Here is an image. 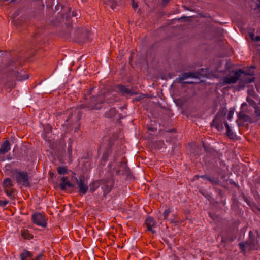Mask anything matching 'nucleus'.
<instances>
[{
  "label": "nucleus",
  "instance_id": "1",
  "mask_svg": "<svg viewBox=\"0 0 260 260\" xmlns=\"http://www.w3.org/2000/svg\"><path fill=\"white\" fill-rule=\"evenodd\" d=\"M259 238V235L257 232L255 235L251 231L249 232V238L245 242L239 243L240 249L245 252L246 250H257L260 248L258 239Z\"/></svg>",
  "mask_w": 260,
  "mask_h": 260
},
{
  "label": "nucleus",
  "instance_id": "2",
  "mask_svg": "<svg viewBox=\"0 0 260 260\" xmlns=\"http://www.w3.org/2000/svg\"><path fill=\"white\" fill-rule=\"evenodd\" d=\"M12 177L15 179L17 183L24 186H29L30 181L27 172L14 170L12 172Z\"/></svg>",
  "mask_w": 260,
  "mask_h": 260
},
{
  "label": "nucleus",
  "instance_id": "3",
  "mask_svg": "<svg viewBox=\"0 0 260 260\" xmlns=\"http://www.w3.org/2000/svg\"><path fill=\"white\" fill-rule=\"evenodd\" d=\"M3 188L6 195L11 199L15 198L14 191L15 189L13 188L14 184L9 178H5L3 181Z\"/></svg>",
  "mask_w": 260,
  "mask_h": 260
},
{
  "label": "nucleus",
  "instance_id": "4",
  "mask_svg": "<svg viewBox=\"0 0 260 260\" xmlns=\"http://www.w3.org/2000/svg\"><path fill=\"white\" fill-rule=\"evenodd\" d=\"M33 223L41 227H46L47 225L46 219L44 215L36 213L32 216Z\"/></svg>",
  "mask_w": 260,
  "mask_h": 260
},
{
  "label": "nucleus",
  "instance_id": "5",
  "mask_svg": "<svg viewBox=\"0 0 260 260\" xmlns=\"http://www.w3.org/2000/svg\"><path fill=\"white\" fill-rule=\"evenodd\" d=\"M243 72L240 69L234 73V75L231 77H225L222 79V83L224 85L236 83L241 76Z\"/></svg>",
  "mask_w": 260,
  "mask_h": 260
},
{
  "label": "nucleus",
  "instance_id": "6",
  "mask_svg": "<svg viewBox=\"0 0 260 260\" xmlns=\"http://www.w3.org/2000/svg\"><path fill=\"white\" fill-rule=\"evenodd\" d=\"M77 183L79 187V193L84 195L86 193L88 190V183L83 178H80L77 179Z\"/></svg>",
  "mask_w": 260,
  "mask_h": 260
},
{
  "label": "nucleus",
  "instance_id": "7",
  "mask_svg": "<svg viewBox=\"0 0 260 260\" xmlns=\"http://www.w3.org/2000/svg\"><path fill=\"white\" fill-rule=\"evenodd\" d=\"M115 91L120 93L121 95H124L126 94H133L134 93L130 90L127 86H123L122 85H118L114 87Z\"/></svg>",
  "mask_w": 260,
  "mask_h": 260
},
{
  "label": "nucleus",
  "instance_id": "8",
  "mask_svg": "<svg viewBox=\"0 0 260 260\" xmlns=\"http://www.w3.org/2000/svg\"><path fill=\"white\" fill-rule=\"evenodd\" d=\"M145 224L148 231H151L153 234H155L156 233L154 228L156 226V222L152 217H147L145 220Z\"/></svg>",
  "mask_w": 260,
  "mask_h": 260
},
{
  "label": "nucleus",
  "instance_id": "9",
  "mask_svg": "<svg viewBox=\"0 0 260 260\" xmlns=\"http://www.w3.org/2000/svg\"><path fill=\"white\" fill-rule=\"evenodd\" d=\"M11 149V144L8 140L5 141L1 145L0 148V154H5Z\"/></svg>",
  "mask_w": 260,
  "mask_h": 260
},
{
  "label": "nucleus",
  "instance_id": "10",
  "mask_svg": "<svg viewBox=\"0 0 260 260\" xmlns=\"http://www.w3.org/2000/svg\"><path fill=\"white\" fill-rule=\"evenodd\" d=\"M198 74L195 72L184 73L179 76V79L180 81H183L188 78H198Z\"/></svg>",
  "mask_w": 260,
  "mask_h": 260
},
{
  "label": "nucleus",
  "instance_id": "11",
  "mask_svg": "<svg viewBox=\"0 0 260 260\" xmlns=\"http://www.w3.org/2000/svg\"><path fill=\"white\" fill-rule=\"evenodd\" d=\"M61 180L62 182L60 184V187L61 190H65L67 187H72L73 186L66 177H62Z\"/></svg>",
  "mask_w": 260,
  "mask_h": 260
},
{
  "label": "nucleus",
  "instance_id": "12",
  "mask_svg": "<svg viewBox=\"0 0 260 260\" xmlns=\"http://www.w3.org/2000/svg\"><path fill=\"white\" fill-rule=\"evenodd\" d=\"M20 256L21 260H31L32 254L27 250H23Z\"/></svg>",
  "mask_w": 260,
  "mask_h": 260
},
{
  "label": "nucleus",
  "instance_id": "13",
  "mask_svg": "<svg viewBox=\"0 0 260 260\" xmlns=\"http://www.w3.org/2000/svg\"><path fill=\"white\" fill-rule=\"evenodd\" d=\"M113 183L112 181H108L106 184H105L103 187L102 189L104 191V194L106 195L108 193L109 191L111 190L112 187L113 186Z\"/></svg>",
  "mask_w": 260,
  "mask_h": 260
},
{
  "label": "nucleus",
  "instance_id": "14",
  "mask_svg": "<svg viewBox=\"0 0 260 260\" xmlns=\"http://www.w3.org/2000/svg\"><path fill=\"white\" fill-rule=\"evenodd\" d=\"M21 236L25 239H31L33 238L32 235L27 229H23L21 232Z\"/></svg>",
  "mask_w": 260,
  "mask_h": 260
},
{
  "label": "nucleus",
  "instance_id": "15",
  "mask_svg": "<svg viewBox=\"0 0 260 260\" xmlns=\"http://www.w3.org/2000/svg\"><path fill=\"white\" fill-rule=\"evenodd\" d=\"M212 125L219 131L223 129L222 124L220 123L219 119L217 117L213 120Z\"/></svg>",
  "mask_w": 260,
  "mask_h": 260
},
{
  "label": "nucleus",
  "instance_id": "16",
  "mask_svg": "<svg viewBox=\"0 0 260 260\" xmlns=\"http://www.w3.org/2000/svg\"><path fill=\"white\" fill-rule=\"evenodd\" d=\"M238 118L239 120H243L244 122H249L251 120L250 117L248 115L243 113H240L238 115Z\"/></svg>",
  "mask_w": 260,
  "mask_h": 260
},
{
  "label": "nucleus",
  "instance_id": "17",
  "mask_svg": "<svg viewBox=\"0 0 260 260\" xmlns=\"http://www.w3.org/2000/svg\"><path fill=\"white\" fill-rule=\"evenodd\" d=\"M100 186V182L98 181H94L90 184V191L93 192Z\"/></svg>",
  "mask_w": 260,
  "mask_h": 260
},
{
  "label": "nucleus",
  "instance_id": "18",
  "mask_svg": "<svg viewBox=\"0 0 260 260\" xmlns=\"http://www.w3.org/2000/svg\"><path fill=\"white\" fill-rule=\"evenodd\" d=\"M117 113L116 110L115 108H111L105 113V115L108 118H111L114 116Z\"/></svg>",
  "mask_w": 260,
  "mask_h": 260
},
{
  "label": "nucleus",
  "instance_id": "19",
  "mask_svg": "<svg viewBox=\"0 0 260 260\" xmlns=\"http://www.w3.org/2000/svg\"><path fill=\"white\" fill-rule=\"evenodd\" d=\"M57 171L60 175H64L68 173V169L66 167H58L57 168Z\"/></svg>",
  "mask_w": 260,
  "mask_h": 260
},
{
  "label": "nucleus",
  "instance_id": "20",
  "mask_svg": "<svg viewBox=\"0 0 260 260\" xmlns=\"http://www.w3.org/2000/svg\"><path fill=\"white\" fill-rule=\"evenodd\" d=\"M224 125L226 128V134L230 138H232L233 136V133L228 123L227 122H224Z\"/></svg>",
  "mask_w": 260,
  "mask_h": 260
},
{
  "label": "nucleus",
  "instance_id": "21",
  "mask_svg": "<svg viewBox=\"0 0 260 260\" xmlns=\"http://www.w3.org/2000/svg\"><path fill=\"white\" fill-rule=\"evenodd\" d=\"M43 257V253H40L35 258H32L31 260H42Z\"/></svg>",
  "mask_w": 260,
  "mask_h": 260
},
{
  "label": "nucleus",
  "instance_id": "22",
  "mask_svg": "<svg viewBox=\"0 0 260 260\" xmlns=\"http://www.w3.org/2000/svg\"><path fill=\"white\" fill-rule=\"evenodd\" d=\"M171 212V211L170 209H168L166 210L164 213H163V216L164 217V219H167L168 215Z\"/></svg>",
  "mask_w": 260,
  "mask_h": 260
},
{
  "label": "nucleus",
  "instance_id": "23",
  "mask_svg": "<svg viewBox=\"0 0 260 260\" xmlns=\"http://www.w3.org/2000/svg\"><path fill=\"white\" fill-rule=\"evenodd\" d=\"M247 101L248 103L252 106H254L255 105V102L254 101L249 98H247Z\"/></svg>",
  "mask_w": 260,
  "mask_h": 260
},
{
  "label": "nucleus",
  "instance_id": "24",
  "mask_svg": "<svg viewBox=\"0 0 260 260\" xmlns=\"http://www.w3.org/2000/svg\"><path fill=\"white\" fill-rule=\"evenodd\" d=\"M9 202L7 200H0V206L2 207H5L8 204Z\"/></svg>",
  "mask_w": 260,
  "mask_h": 260
},
{
  "label": "nucleus",
  "instance_id": "25",
  "mask_svg": "<svg viewBox=\"0 0 260 260\" xmlns=\"http://www.w3.org/2000/svg\"><path fill=\"white\" fill-rule=\"evenodd\" d=\"M233 114H234L233 111L230 110L229 112L228 115V119L229 120H231L232 119V118H233Z\"/></svg>",
  "mask_w": 260,
  "mask_h": 260
},
{
  "label": "nucleus",
  "instance_id": "26",
  "mask_svg": "<svg viewBox=\"0 0 260 260\" xmlns=\"http://www.w3.org/2000/svg\"><path fill=\"white\" fill-rule=\"evenodd\" d=\"M72 147H71V146H69V147L68 148V153H69V154L70 155H71V154H72Z\"/></svg>",
  "mask_w": 260,
  "mask_h": 260
},
{
  "label": "nucleus",
  "instance_id": "27",
  "mask_svg": "<svg viewBox=\"0 0 260 260\" xmlns=\"http://www.w3.org/2000/svg\"><path fill=\"white\" fill-rule=\"evenodd\" d=\"M201 177H203V178L205 177L206 179H207L209 181H210V182H215L214 180L211 179L210 177H207V176L204 177V176H201Z\"/></svg>",
  "mask_w": 260,
  "mask_h": 260
},
{
  "label": "nucleus",
  "instance_id": "28",
  "mask_svg": "<svg viewBox=\"0 0 260 260\" xmlns=\"http://www.w3.org/2000/svg\"><path fill=\"white\" fill-rule=\"evenodd\" d=\"M254 41H260V36H257L254 38Z\"/></svg>",
  "mask_w": 260,
  "mask_h": 260
},
{
  "label": "nucleus",
  "instance_id": "29",
  "mask_svg": "<svg viewBox=\"0 0 260 260\" xmlns=\"http://www.w3.org/2000/svg\"><path fill=\"white\" fill-rule=\"evenodd\" d=\"M109 5L111 7V8L113 9L115 7L116 5V4L114 3V4H109Z\"/></svg>",
  "mask_w": 260,
  "mask_h": 260
},
{
  "label": "nucleus",
  "instance_id": "30",
  "mask_svg": "<svg viewBox=\"0 0 260 260\" xmlns=\"http://www.w3.org/2000/svg\"><path fill=\"white\" fill-rule=\"evenodd\" d=\"M138 5L137 3H135L134 2H133V7L134 8V9H136L138 7Z\"/></svg>",
  "mask_w": 260,
  "mask_h": 260
},
{
  "label": "nucleus",
  "instance_id": "31",
  "mask_svg": "<svg viewBox=\"0 0 260 260\" xmlns=\"http://www.w3.org/2000/svg\"><path fill=\"white\" fill-rule=\"evenodd\" d=\"M250 38H251V40L254 41V38L255 37L254 36V35L253 34H251L250 35Z\"/></svg>",
  "mask_w": 260,
  "mask_h": 260
},
{
  "label": "nucleus",
  "instance_id": "32",
  "mask_svg": "<svg viewBox=\"0 0 260 260\" xmlns=\"http://www.w3.org/2000/svg\"><path fill=\"white\" fill-rule=\"evenodd\" d=\"M88 107L89 109H91L96 108V107H94V106H88Z\"/></svg>",
  "mask_w": 260,
  "mask_h": 260
},
{
  "label": "nucleus",
  "instance_id": "33",
  "mask_svg": "<svg viewBox=\"0 0 260 260\" xmlns=\"http://www.w3.org/2000/svg\"><path fill=\"white\" fill-rule=\"evenodd\" d=\"M187 83H189V84H192L193 83V82L189 81V82H187Z\"/></svg>",
  "mask_w": 260,
  "mask_h": 260
},
{
  "label": "nucleus",
  "instance_id": "34",
  "mask_svg": "<svg viewBox=\"0 0 260 260\" xmlns=\"http://www.w3.org/2000/svg\"><path fill=\"white\" fill-rule=\"evenodd\" d=\"M257 114L260 116V110L258 111Z\"/></svg>",
  "mask_w": 260,
  "mask_h": 260
},
{
  "label": "nucleus",
  "instance_id": "35",
  "mask_svg": "<svg viewBox=\"0 0 260 260\" xmlns=\"http://www.w3.org/2000/svg\"><path fill=\"white\" fill-rule=\"evenodd\" d=\"M53 173H50V176H51V177H52V176H53Z\"/></svg>",
  "mask_w": 260,
  "mask_h": 260
},
{
  "label": "nucleus",
  "instance_id": "36",
  "mask_svg": "<svg viewBox=\"0 0 260 260\" xmlns=\"http://www.w3.org/2000/svg\"><path fill=\"white\" fill-rule=\"evenodd\" d=\"M258 9L260 11V5L258 6Z\"/></svg>",
  "mask_w": 260,
  "mask_h": 260
}]
</instances>
